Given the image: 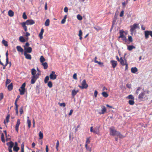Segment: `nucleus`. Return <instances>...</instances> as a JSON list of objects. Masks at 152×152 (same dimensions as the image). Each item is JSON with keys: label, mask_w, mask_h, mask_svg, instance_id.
Here are the masks:
<instances>
[{"label": "nucleus", "mask_w": 152, "mask_h": 152, "mask_svg": "<svg viewBox=\"0 0 152 152\" xmlns=\"http://www.w3.org/2000/svg\"><path fill=\"white\" fill-rule=\"evenodd\" d=\"M149 91L148 90L143 91L139 95L138 98L141 101L147 100L148 99V95Z\"/></svg>", "instance_id": "f257e3e1"}, {"label": "nucleus", "mask_w": 152, "mask_h": 152, "mask_svg": "<svg viewBox=\"0 0 152 152\" xmlns=\"http://www.w3.org/2000/svg\"><path fill=\"white\" fill-rule=\"evenodd\" d=\"M109 130L110 131V135L113 136H118L120 138H123L124 137L121 134L120 132L117 131L115 129V127L113 126L110 127Z\"/></svg>", "instance_id": "f03ea898"}, {"label": "nucleus", "mask_w": 152, "mask_h": 152, "mask_svg": "<svg viewBox=\"0 0 152 152\" xmlns=\"http://www.w3.org/2000/svg\"><path fill=\"white\" fill-rule=\"evenodd\" d=\"M35 23V21L33 20L30 19L27 20L26 22H23L21 23L22 26L24 28V31H26L27 30V27L26 26V24L28 25H31Z\"/></svg>", "instance_id": "7ed1b4c3"}, {"label": "nucleus", "mask_w": 152, "mask_h": 152, "mask_svg": "<svg viewBox=\"0 0 152 152\" xmlns=\"http://www.w3.org/2000/svg\"><path fill=\"white\" fill-rule=\"evenodd\" d=\"M100 127V125H98L97 126H96V127L94 129V130H93V127L91 126L90 128V132L97 134L98 135H99L100 131L99 128Z\"/></svg>", "instance_id": "20e7f679"}, {"label": "nucleus", "mask_w": 152, "mask_h": 152, "mask_svg": "<svg viewBox=\"0 0 152 152\" xmlns=\"http://www.w3.org/2000/svg\"><path fill=\"white\" fill-rule=\"evenodd\" d=\"M81 85V86H78L79 87L82 89L84 88L86 89L88 87V85L86 83V81L85 79L83 80L82 81V82Z\"/></svg>", "instance_id": "39448f33"}, {"label": "nucleus", "mask_w": 152, "mask_h": 152, "mask_svg": "<svg viewBox=\"0 0 152 152\" xmlns=\"http://www.w3.org/2000/svg\"><path fill=\"white\" fill-rule=\"evenodd\" d=\"M150 35L152 37V31H145V37L146 39L149 37V35Z\"/></svg>", "instance_id": "423d86ee"}, {"label": "nucleus", "mask_w": 152, "mask_h": 152, "mask_svg": "<svg viewBox=\"0 0 152 152\" xmlns=\"http://www.w3.org/2000/svg\"><path fill=\"white\" fill-rule=\"evenodd\" d=\"M138 24L136 23L134 24L132 26H130V31L131 32V34H132L135 29L138 28Z\"/></svg>", "instance_id": "0eeeda50"}, {"label": "nucleus", "mask_w": 152, "mask_h": 152, "mask_svg": "<svg viewBox=\"0 0 152 152\" xmlns=\"http://www.w3.org/2000/svg\"><path fill=\"white\" fill-rule=\"evenodd\" d=\"M50 79L53 80H55L57 77V75L55 73V72L52 71L51 73L50 74Z\"/></svg>", "instance_id": "6e6552de"}, {"label": "nucleus", "mask_w": 152, "mask_h": 152, "mask_svg": "<svg viewBox=\"0 0 152 152\" xmlns=\"http://www.w3.org/2000/svg\"><path fill=\"white\" fill-rule=\"evenodd\" d=\"M23 47L25 50L24 53H30L32 52V49L31 47H28V48H26L25 46H23Z\"/></svg>", "instance_id": "1a4fd4ad"}, {"label": "nucleus", "mask_w": 152, "mask_h": 152, "mask_svg": "<svg viewBox=\"0 0 152 152\" xmlns=\"http://www.w3.org/2000/svg\"><path fill=\"white\" fill-rule=\"evenodd\" d=\"M20 124V120L19 119H18L15 125V129L17 133L18 132L19 127Z\"/></svg>", "instance_id": "9d476101"}, {"label": "nucleus", "mask_w": 152, "mask_h": 152, "mask_svg": "<svg viewBox=\"0 0 152 152\" xmlns=\"http://www.w3.org/2000/svg\"><path fill=\"white\" fill-rule=\"evenodd\" d=\"M37 77H36V76H32L31 77V84H34L37 79Z\"/></svg>", "instance_id": "9b49d317"}, {"label": "nucleus", "mask_w": 152, "mask_h": 152, "mask_svg": "<svg viewBox=\"0 0 152 152\" xmlns=\"http://www.w3.org/2000/svg\"><path fill=\"white\" fill-rule=\"evenodd\" d=\"M119 62L122 66H124L127 63L126 60H123L122 57L120 58Z\"/></svg>", "instance_id": "f8f14e48"}, {"label": "nucleus", "mask_w": 152, "mask_h": 152, "mask_svg": "<svg viewBox=\"0 0 152 152\" xmlns=\"http://www.w3.org/2000/svg\"><path fill=\"white\" fill-rule=\"evenodd\" d=\"M110 63L111 64L113 68H115L117 65V61L114 60H111L110 61Z\"/></svg>", "instance_id": "ddd939ff"}, {"label": "nucleus", "mask_w": 152, "mask_h": 152, "mask_svg": "<svg viewBox=\"0 0 152 152\" xmlns=\"http://www.w3.org/2000/svg\"><path fill=\"white\" fill-rule=\"evenodd\" d=\"M44 32V29L43 28H42L41 30V31L39 33V37L40 39H42L43 38V34Z\"/></svg>", "instance_id": "4468645a"}, {"label": "nucleus", "mask_w": 152, "mask_h": 152, "mask_svg": "<svg viewBox=\"0 0 152 152\" xmlns=\"http://www.w3.org/2000/svg\"><path fill=\"white\" fill-rule=\"evenodd\" d=\"M79 92V90L77 89V90H75L74 89L72 90V96L74 97V96L77 93V92Z\"/></svg>", "instance_id": "2eb2a0df"}, {"label": "nucleus", "mask_w": 152, "mask_h": 152, "mask_svg": "<svg viewBox=\"0 0 152 152\" xmlns=\"http://www.w3.org/2000/svg\"><path fill=\"white\" fill-rule=\"evenodd\" d=\"M24 55L25 56L26 59L29 60H31V55L27 54V53H24Z\"/></svg>", "instance_id": "dca6fc26"}, {"label": "nucleus", "mask_w": 152, "mask_h": 152, "mask_svg": "<svg viewBox=\"0 0 152 152\" xmlns=\"http://www.w3.org/2000/svg\"><path fill=\"white\" fill-rule=\"evenodd\" d=\"M137 71L138 69L136 67H133L131 69V72L133 73H135Z\"/></svg>", "instance_id": "f3484780"}, {"label": "nucleus", "mask_w": 152, "mask_h": 152, "mask_svg": "<svg viewBox=\"0 0 152 152\" xmlns=\"http://www.w3.org/2000/svg\"><path fill=\"white\" fill-rule=\"evenodd\" d=\"M124 31L123 30H121L119 32L120 33V36L118 37V38H120L122 37L125 36L124 35Z\"/></svg>", "instance_id": "a211bd4d"}, {"label": "nucleus", "mask_w": 152, "mask_h": 152, "mask_svg": "<svg viewBox=\"0 0 152 152\" xmlns=\"http://www.w3.org/2000/svg\"><path fill=\"white\" fill-rule=\"evenodd\" d=\"M8 15L10 17H13L14 15V12L12 10H10L8 12Z\"/></svg>", "instance_id": "6ab92c4d"}, {"label": "nucleus", "mask_w": 152, "mask_h": 152, "mask_svg": "<svg viewBox=\"0 0 152 152\" xmlns=\"http://www.w3.org/2000/svg\"><path fill=\"white\" fill-rule=\"evenodd\" d=\"M16 49L19 52L22 53L23 51V49L20 46H17Z\"/></svg>", "instance_id": "aec40b11"}, {"label": "nucleus", "mask_w": 152, "mask_h": 152, "mask_svg": "<svg viewBox=\"0 0 152 152\" xmlns=\"http://www.w3.org/2000/svg\"><path fill=\"white\" fill-rule=\"evenodd\" d=\"M102 112L100 113V114H104L106 111V108L105 106H103L102 107Z\"/></svg>", "instance_id": "412c9836"}, {"label": "nucleus", "mask_w": 152, "mask_h": 152, "mask_svg": "<svg viewBox=\"0 0 152 152\" xmlns=\"http://www.w3.org/2000/svg\"><path fill=\"white\" fill-rule=\"evenodd\" d=\"M42 65L44 67V69H46L48 67V63L46 62L42 63Z\"/></svg>", "instance_id": "4be33fe9"}, {"label": "nucleus", "mask_w": 152, "mask_h": 152, "mask_svg": "<svg viewBox=\"0 0 152 152\" xmlns=\"http://www.w3.org/2000/svg\"><path fill=\"white\" fill-rule=\"evenodd\" d=\"M37 72V71L35 70V69L34 68L32 69L31 70V73L32 76H35L36 73Z\"/></svg>", "instance_id": "5701e85b"}, {"label": "nucleus", "mask_w": 152, "mask_h": 152, "mask_svg": "<svg viewBox=\"0 0 152 152\" xmlns=\"http://www.w3.org/2000/svg\"><path fill=\"white\" fill-rule=\"evenodd\" d=\"M19 91L20 92V94L21 95H23L24 94L25 92V89H19Z\"/></svg>", "instance_id": "b1692460"}, {"label": "nucleus", "mask_w": 152, "mask_h": 152, "mask_svg": "<svg viewBox=\"0 0 152 152\" xmlns=\"http://www.w3.org/2000/svg\"><path fill=\"white\" fill-rule=\"evenodd\" d=\"M82 30H80L79 31V34H78V36H79V37H80L79 39L81 40H82Z\"/></svg>", "instance_id": "393cba45"}, {"label": "nucleus", "mask_w": 152, "mask_h": 152, "mask_svg": "<svg viewBox=\"0 0 152 152\" xmlns=\"http://www.w3.org/2000/svg\"><path fill=\"white\" fill-rule=\"evenodd\" d=\"M13 85L12 83H10L8 86V89L9 91H11L13 89Z\"/></svg>", "instance_id": "a878e982"}, {"label": "nucleus", "mask_w": 152, "mask_h": 152, "mask_svg": "<svg viewBox=\"0 0 152 152\" xmlns=\"http://www.w3.org/2000/svg\"><path fill=\"white\" fill-rule=\"evenodd\" d=\"M102 96L106 98L108 96V94L106 92H103L102 93Z\"/></svg>", "instance_id": "bb28decb"}, {"label": "nucleus", "mask_w": 152, "mask_h": 152, "mask_svg": "<svg viewBox=\"0 0 152 152\" xmlns=\"http://www.w3.org/2000/svg\"><path fill=\"white\" fill-rule=\"evenodd\" d=\"M135 48V47L133 45H129L127 48L130 51L131 50Z\"/></svg>", "instance_id": "cd10ccee"}, {"label": "nucleus", "mask_w": 152, "mask_h": 152, "mask_svg": "<svg viewBox=\"0 0 152 152\" xmlns=\"http://www.w3.org/2000/svg\"><path fill=\"white\" fill-rule=\"evenodd\" d=\"M19 41L22 42H24L26 41L25 39L22 36H20L19 37Z\"/></svg>", "instance_id": "c85d7f7f"}, {"label": "nucleus", "mask_w": 152, "mask_h": 152, "mask_svg": "<svg viewBox=\"0 0 152 152\" xmlns=\"http://www.w3.org/2000/svg\"><path fill=\"white\" fill-rule=\"evenodd\" d=\"M49 24L50 20L48 19H47L45 22V26H48L49 25Z\"/></svg>", "instance_id": "c756f323"}, {"label": "nucleus", "mask_w": 152, "mask_h": 152, "mask_svg": "<svg viewBox=\"0 0 152 152\" xmlns=\"http://www.w3.org/2000/svg\"><path fill=\"white\" fill-rule=\"evenodd\" d=\"M27 123L28 125V126L29 128H30L31 126V122L29 119H27Z\"/></svg>", "instance_id": "7c9ffc66"}, {"label": "nucleus", "mask_w": 152, "mask_h": 152, "mask_svg": "<svg viewBox=\"0 0 152 152\" xmlns=\"http://www.w3.org/2000/svg\"><path fill=\"white\" fill-rule=\"evenodd\" d=\"M39 139L40 140L42 139L43 138V134L40 131L39 132Z\"/></svg>", "instance_id": "2f4dec72"}, {"label": "nucleus", "mask_w": 152, "mask_h": 152, "mask_svg": "<svg viewBox=\"0 0 152 152\" xmlns=\"http://www.w3.org/2000/svg\"><path fill=\"white\" fill-rule=\"evenodd\" d=\"M19 149V148L18 146H14L13 148V151H15L18 152Z\"/></svg>", "instance_id": "473e14b6"}, {"label": "nucleus", "mask_w": 152, "mask_h": 152, "mask_svg": "<svg viewBox=\"0 0 152 152\" xmlns=\"http://www.w3.org/2000/svg\"><path fill=\"white\" fill-rule=\"evenodd\" d=\"M40 61L41 62L43 63L45 61V59L43 56H41L40 58Z\"/></svg>", "instance_id": "72a5a7b5"}, {"label": "nucleus", "mask_w": 152, "mask_h": 152, "mask_svg": "<svg viewBox=\"0 0 152 152\" xmlns=\"http://www.w3.org/2000/svg\"><path fill=\"white\" fill-rule=\"evenodd\" d=\"M9 147L10 148V149H11L14 145V143L12 141H10L9 142Z\"/></svg>", "instance_id": "f704fd0d"}, {"label": "nucleus", "mask_w": 152, "mask_h": 152, "mask_svg": "<svg viewBox=\"0 0 152 152\" xmlns=\"http://www.w3.org/2000/svg\"><path fill=\"white\" fill-rule=\"evenodd\" d=\"M1 140L3 142H5L4 134L2 133L1 134Z\"/></svg>", "instance_id": "c9c22d12"}, {"label": "nucleus", "mask_w": 152, "mask_h": 152, "mask_svg": "<svg viewBox=\"0 0 152 152\" xmlns=\"http://www.w3.org/2000/svg\"><path fill=\"white\" fill-rule=\"evenodd\" d=\"M129 103L131 105H133L134 104V100H129Z\"/></svg>", "instance_id": "e433bc0d"}, {"label": "nucleus", "mask_w": 152, "mask_h": 152, "mask_svg": "<svg viewBox=\"0 0 152 152\" xmlns=\"http://www.w3.org/2000/svg\"><path fill=\"white\" fill-rule=\"evenodd\" d=\"M48 86L49 88H51L53 86V84L52 83L51 81H49L48 83Z\"/></svg>", "instance_id": "4c0bfd02"}, {"label": "nucleus", "mask_w": 152, "mask_h": 152, "mask_svg": "<svg viewBox=\"0 0 152 152\" xmlns=\"http://www.w3.org/2000/svg\"><path fill=\"white\" fill-rule=\"evenodd\" d=\"M59 141L58 140L57 141L56 144V149L57 150V151H58V147L59 146Z\"/></svg>", "instance_id": "58836bf2"}, {"label": "nucleus", "mask_w": 152, "mask_h": 152, "mask_svg": "<svg viewBox=\"0 0 152 152\" xmlns=\"http://www.w3.org/2000/svg\"><path fill=\"white\" fill-rule=\"evenodd\" d=\"M127 98L129 99H130L133 100L134 99V97H133V96L132 95H129L127 97Z\"/></svg>", "instance_id": "ea45409f"}, {"label": "nucleus", "mask_w": 152, "mask_h": 152, "mask_svg": "<svg viewBox=\"0 0 152 152\" xmlns=\"http://www.w3.org/2000/svg\"><path fill=\"white\" fill-rule=\"evenodd\" d=\"M3 44L6 46H8V44L7 42L4 40H3L2 41Z\"/></svg>", "instance_id": "a19ab883"}, {"label": "nucleus", "mask_w": 152, "mask_h": 152, "mask_svg": "<svg viewBox=\"0 0 152 152\" xmlns=\"http://www.w3.org/2000/svg\"><path fill=\"white\" fill-rule=\"evenodd\" d=\"M49 80V77L48 76H47L45 77V80H44V82L45 83H47L48 81Z\"/></svg>", "instance_id": "79ce46f5"}, {"label": "nucleus", "mask_w": 152, "mask_h": 152, "mask_svg": "<svg viewBox=\"0 0 152 152\" xmlns=\"http://www.w3.org/2000/svg\"><path fill=\"white\" fill-rule=\"evenodd\" d=\"M141 88L140 87H138L136 91V93L137 95H138L139 92L140 90H141Z\"/></svg>", "instance_id": "37998d69"}, {"label": "nucleus", "mask_w": 152, "mask_h": 152, "mask_svg": "<svg viewBox=\"0 0 152 152\" xmlns=\"http://www.w3.org/2000/svg\"><path fill=\"white\" fill-rule=\"evenodd\" d=\"M22 17L24 19H26L27 18V17L25 12L23 13Z\"/></svg>", "instance_id": "c03bdc74"}, {"label": "nucleus", "mask_w": 152, "mask_h": 152, "mask_svg": "<svg viewBox=\"0 0 152 152\" xmlns=\"http://www.w3.org/2000/svg\"><path fill=\"white\" fill-rule=\"evenodd\" d=\"M6 61H7V62H9V58H8V51H7L6 53Z\"/></svg>", "instance_id": "a18cd8bd"}, {"label": "nucleus", "mask_w": 152, "mask_h": 152, "mask_svg": "<svg viewBox=\"0 0 152 152\" xmlns=\"http://www.w3.org/2000/svg\"><path fill=\"white\" fill-rule=\"evenodd\" d=\"M77 18L79 20H81L83 18L80 15H77Z\"/></svg>", "instance_id": "49530a36"}, {"label": "nucleus", "mask_w": 152, "mask_h": 152, "mask_svg": "<svg viewBox=\"0 0 152 152\" xmlns=\"http://www.w3.org/2000/svg\"><path fill=\"white\" fill-rule=\"evenodd\" d=\"M20 113L21 115L23 113V107H21L20 109Z\"/></svg>", "instance_id": "de8ad7c7"}, {"label": "nucleus", "mask_w": 152, "mask_h": 152, "mask_svg": "<svg viewBox=\"0 0 152 152\" xmlns=\"http://www.w3.org/2000/svg\"><path fill=\"white\" fill-rule=\"evenodd\" d=\"M128 40L130 42H133V39H132V36H128Z\"/></svg>", "instance_id": "09e8293b"}, {"label": "nucleus", "mask_w": 152, "mask_h": 152, "mask_svg": "<svg viewBox=\"0 0 152 152\" xmlns=\"http://www.w3.org/2000/svg\"><path fill=\"white\" fill-rule=\"evenodd\" d=\"M121 38H122V40L123 41H124L126 42H127V40L125 36L122 37H121Z\"/></svg>", "instance_id": "8fccbe9b"}, {"label": "nucleus", "mask_w": 152, "mask_h": 152, "mask_svg": "<svg viewBox=\"0 0 152 152\" xmlns=\"http://www.w3.org/2000/svg\"><path fill=\"white\" fill-rule=\"evenodd\" d=\"M26 86V83H23L21 86L20 87L21 89H25V87Z\"/></svg>", "instance_id": "3c124183"}, {"label": "nucleus", "mask_w": 152, "mask_h": 152, "mask_svg": "<svg viewBox=\"0 0 152 152\" xmlns=\"http://www.w3.org/2000/svg\"><path fill=\"white\" fill-rule=\"evenodd\" d=\"M15 110H18V105L16 103V101H15Z\"/></svg>", "instance_id": "603ef678"}, {"label": "nucleus", "mask_w": 152, "mask_h": 152, "mask_svg": "<svg viewBox=\"0 0 152 152\" xmlns=\"http://www.w3.org/2000/svg\"><path fill=\"white\" fill-rule=\"evenodd\" d=\"M58 104L60 106H63V107H65L66 106V104L65 103H58Z\"/></svg>", "instance_id": "864d4df0"}, {"label": "nucleus", "mask_w": 152, "mask_h": 152, "mask_svg": "<svg viewBox=\"0 0 152 152\" xmlns=\"http://www.w3.org/2000/svg\"><path fill=\"white\" fill-rule=\"evenodd\" d=\"M4 97L3 94L2 93H0V101H1Z\"/></svg>", "instance_id": "5fc2aeb1"}, {"label": "nucleus", "mask_w": 152, "mask_h": 152, "mask_svg": "<svg viewBox=\"0 0 152 152\" xmlns=\"http://www.w3.org/2000/svg\"><path fill=\"white\" fill-rule=\"evenodd\" d=\"M90 142V140L89 138H87L86 139V143H87V144L89 143Z\"/></svg>", "instance_id": "6e6d98bb"}, {"label": "nucleus", "mask_w": 152, "mask_h": 152, "mask_svg": "<svg viewBox=\"0 0 152 152\" xmlns=\"http://www.w3.org/2000/svg\"><path fill=\"white\" fill-rule=\"evenodd\" d=\"M10 115H8L6 117V121L8 123L9 121V119L10 118Z\"/></svg>", "instance_id": "4d7b16f0"}, {"label": "nucleus", "mask_w": 152, "mask_h": 152, "mask_svg": "<svg viewBox=\"0 0 152 152\" xmlns=\"http://www.w3.org/2000/svg\"><path fill=\"white\" fill-rule=\"evenodd\" d=\"M77 74L76 73L74 74L73 76V78L75 80H77Z\"/></svg>", "instance_id": "13d9d810"}, {"label": "nucleus", "mask_w": 152, "mask_h": 152, "mask_svg": "<svg viewBox=\"0 0 152 152\" xmlns=\"http://www.w3.org/2000/svg\"><path fill=\"white\" fill-rule=\"evenodd\" d=\"M10 82L11 80H10L9 79H7L6 82V84L7 85L8 84L10 83Z\"/></svg>", "instance_id": "bf43d9fd"}, {"label": "nucleus", "mask_w": 152, "mask_h": 152, "mask_svg": "<svg viewBox=\"0 0 152 152\" xmlns=\"http://www.w3.org/2000/svg\"><path fill=\"white\" fill-rule=\"evenodd\" d=\"M124 10H122L120 14V16L121 17H122L124 15Z\"/></svg>", "instance_id": "052dcab7"}, {"label": "nucleus", "mask_w": 152, "mask_h": 152, "mask_svg": "<svg viewBox=\"0 0 152 152\" xmlns=\"http://www.w3.org/2000/svg\"><path fill=\"white\" fill-rule=\"evenodd\" d=\"M98 94V92L96 90H95L94 92V95L95 97H97Z\"/></svg>", "instance_id": "680f3d73"}, {"label": "nucleus", "mask_w": 152, "mask_h": 152, "mask_svg": "<svg viewBox=\"0 0 152 152\" xmlns=\"http://www.w3.org/2000/svg\"><path fill=\"white\" fill-rule=\"evenodd\" d=\"M126 86L129 89L130 88L132 87V85L131 84H127Z\"/></svg>", "instance_id": "e2e57ef3"}, {"label": "nucleus", "mask_w": 152, "mask_h": 152, "mask_svg": "<svg viewBox=\"0 0 152 152\" xmlns=\"http://www.w3.org/2000/svg\"><path fill=\"white\" fill-rule=\"evenodd\" d=\"M68 11V8L67 7H65L64 8V11L65 12H67Z\"/></svg>", "instance_id": "0e129e2a"}, {"label": "nucleus", "mask_w": 152, "mask_h": 152, "mask_svg": "<svg viewBox=\"0 0 152 152\" xmlns=\"http://www.w3.org/2000/svg\"><path fill=\"white\" fill-rule=\"evenodd\" d=\"M9 62H7V61H6V63L5 65H4V66L3 67V69H5L6 68V66L7 65V64H8Z\"/></svg>", "instance_id": "69168bd1"}, {"label": "nucleus", "mask_w": 152, "mask_h": 152, "mask_svg": "<svg viewBox=\"0 0 152 152\" xmlns=\"http://www.w3.org/2000/svg\"><path fill=\"white\" fill-rule=\"evenodd\" d=\"M73 110L72 109L70 110V112L69 114V115H72V113L73 112Z\"/></svg>", "instance_id": "338daca9"}, {"label": "nucleus", "mask_w": 152, "mask_h": 152, "mask_svg": "<svg viewBox=\"0 0 152 152\" xmlns=\"http://www.w3.org/2000/svg\"><path fill=\"white\" fill-rule=\"evenodd\" d=\"M66 21V20L63 19L61 21V24H64Z\"/></svg>", "instance_id": "774afa93"}]
</instances>
